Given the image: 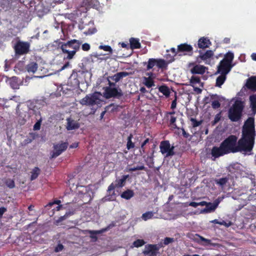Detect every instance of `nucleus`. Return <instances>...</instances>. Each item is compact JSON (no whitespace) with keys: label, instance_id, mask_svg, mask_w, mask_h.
<instances>
[{"label":"nucleus","instance_id":"1","mask_svg":"<svg viewBox=\"0 0 256 256\" xmlns=\"http://www.w3.org/2000/svg\"><path fill=\"white\" fill-rule=\"evenodd\" d=\"M254 145H220V146H214L210 154L212 155V159L214 160L216 158L230 152H240L246 154H250Z\"/></svg>","mask_w":256,"mask_h":256},{"label":"nucleus","instance_id":"2","mask_svg":"<svg viewBox=\"0 0 256 256\" xmlns=\"http://www.w3.org/2000/svg\"><path fill=\"white\" fill-rule=\"evenodd\" d=\"M254 118L249 117L242 128V138L237 144H254L256 136Z\"/></svg>","mask_w":256,"mask_h":256},{"label":"nucleus","instance_id":"3","mask_svg":"<svg viewBox=\"0 0 256 256\" xmlns=\"http://www.w3.org/2000/svg\"><path fill=\"white\" fill-rule=\"evenodd\" d=\"M244 106L241 101H236L228 110V116L232 122H238L241 118Z\"/></svg>","mask_w":256,"mask_h":256},{"label":"nucleus","instance_id":"4","mask_svg":"<svg viewBox=\"0 0 256 256\" xmlns=\"http://www.w3.org/2000/svg\"><path fill=\"white\" fill-rule=\"evenodd\" d=\"M128 178V176H124L122 178L116 180L114 183L111 184L108 190V192L109 195L106 196L104 199L105 200H114L115 193L113 190L116 188H120L124 186L125 182Z\"/></svg>","mask_w":256,"mask_h":256},{"label":"nucleus","instance_id":"5","mask_svg":"<svg viewBox=\"0 0 256 256\" xmlns=\"http://www.w3.org/2000/svg\"><path fill=\"white\" fill-rule=\"evenodd\" d=\"M78 195L84 203L90 202L93 196V192L90 186H79L78 188Z\"/></svg>","mask_w":256,"mask_h":256},{"label":"nucleus","instance_id":"6","mask_svg":"<svg viewBox=\"0 0 256 256\" xmlns=\"http://www.w3.org/2000/svg\"><path fill=\"white\" fill-rule=\"evenodd\" d=\"M144 65L147 64L146 70H148L152 68L155 66H156L158 68L160 69H166L168 66V63L166 61L162 58H149L148 62H144Z\"/></svg>","mask_w":256,"mask_h":256},{"label":"nucleus","instance_id":"7","mask_svg":"<svg viewBox=\"0 0 256 256\" xmlns=\"http://www.w3.org/2000/svg\"><path fill=\"white\" fill-rule=\"evenodd\" d=\"M100 101L98 94L94 92L86 96L80 100V103L82 106H93L99 104Z\"/></svg>","mask_w":256,"mask_h":256},{"label":"nucleus","instance_id":"8","mask_svg":"<svg viewBox=\"0 0 256 256\" xmlns=\"http://www.w3.org/2000/svg\"><path fill=\"white\" fill-rule=\"evenodd\" d=\"M30 44L27 42L18 41L14 46L16 55H23L30 51Z\"/></svg>","mask_w":256,"mask_h":256},{"label":"nucleus","instance_id":"9","mask_svg":"<svg viewBox=\"0 0 256 256\" xmlns=\"http://www.w3.org/2000/svg\"><path fill=\"white\" fill-rule=\"evenodd\" d=\"M104 96L108 99L112 98L119 99L123 96V93L120 88L118 89L116 88L105 87L104 88Z\"/></svg>","mask_w":256,"mask_h":256},{"label":"nucleus","instance_id":"10","mask_svg":"<svg viewBox=\"0 0 256 256\" xmlns=\"http://www.w3.org/2000/svg\"><path fill=\"white\" fill-rule=\"evenodd\" d=\"M188 68H190V72L192 74H204L208 70V68L206 66L197 64L195 62H189L188 64Z\"/></svg>","mask_w":256,"mask_h":256},{"label":"nucleus","instance_id":"11","mask_svg":"<svg viewBox=\"0 0 256 256\" xmlns=\"http://www.w3.org/2000/svg\"><path fill=\"white\" fill-rule=\"evenodd\" d=\"M178 52H179L178 56H192L194 53L192 46L187 43L181 44L178 45Z\"/></svg>","mask_w":256,"mask_h":256},{"label":"nucleus","instance_id":"12","mask_svg":"<svg viewBox=\"0 0 256 256\" xmlns=\"http://www.w3.org/2000/svg\"><path fill=\"white\" fill-rule=\"evenodd\" d=\"M190 85L194 88V91L197 94H200L202 92V89L197 86L198 84L200 87L203 88L204 84L201 82L200 78L198 76H192L190 79Z\"/></svg>","mask_w":256,"mask_h":256},{"label":"nucleus","instance_id":"13","mask_svg":"<svg viewBox=\"0 0 256 256\" xmlns=\"http://www.w3.org/2000/svg\"><path fill=\"white\" fill-rule=\"evenodd\" d=\"M94 62V59L92 56L84 57L82 60L80 66L82 70L88 71V70H90L92 68Z\"/></svg>","mask_w":256,"mask_h":256},{"label":"nucleus","instance_id":"14","mask_svg":"<svg viewBox=\"0 0 256 256\" xmlns=\"http://www.w3.org/2000/svg\"><path fill=\"white\" fill-rule=\"evenodd\" d=\"M232 68V66L230 64L221 60L218 68L217 73H220L226 76L230 72Z\"/></svg>","mask_w":256,"mask_h":256},{"label":"nucleus","instance_id":"15","mask_svg":"<svg viewBox=\"0 0 256 256\" xmlns=\"http://www.w3.org/2000/svg\"><path fill=\"white\" fill-rule=\"evenodd\" d=\"M81 43L82 42L80 40L74 39L68 40L67 42L64 43V50H66L65 48H66L67 46H70V48L72 49V50H74L76 54V51L79 50Z\"/></svg>","mask_w":256,"mask_h":256},{"label":"nucleus","instance_id":"16","mask_svg":"<svg viewBox=\"0 0 256 256\" xmlns=\"http://www.w3.org/2000/svg\"><path fill=\"white\" fill-rule=\"evenodd\" d=\"M160 145V152L163 154H165L166 156H172L174 155V146L173 145Z\"/></svg>","mask_w":256,"mask_h":256},{"label":"nucleus","instance_id":"17","mask_svg":"<svg viewBox=\"0 0 256 256\" xmlns=\"http://www.w3.org/2000/svg\"><path fill=\"white\" fill-rule=\"evenodd\" d=\"M66 145H54L50 158H53L58 156L62 152L66 150Z\"/></svg>","mask_w":256,"mask_h":256},{"label":"nucleus","instance_id":"18","mask_svg":"<svg viewBox=\"0 0 256 256\" xmlns=\"http://www.w3.org/2000/svg\"><path fill=\"white\" fill-rule=\"evenodd\" d=\"M158 250V246L156 245L150 244L146 246L144 254L148 256H156Z\"/></svg>","mask_w":256,"mask_h":256},{"label":"nucleus","instance_id":"19","mask_svg":"<svg viewBox=\"0 0 256 256\" xmlns=\"http://www.w3.org/2000/svg\"><path fill=\"white\" fill-rule=\"evenodd\" d=\"M129 75V73L126 72H117L112 76H108V79L114 81L115 82H119L120 80Z\"/></svg>","mask_w":256,"mask_h":256},{"label":"nucleus","instance_id":"20","mask_svg":"<svg viewBox=\"0 0 256 256\" xmlns=\"http://www.w3.org/2000/svg\"><path fill=\"white\" fill-rule=\"evenodd\" d=\"M16 0H0V12L2 10L6 11L11 8L12 6Z\"/></svg>","mask_w":256,"mask_h":256},{"label":"nucleus","instance_id":"21","mask_svg":"<svg viewBox=\"0 0 256 256\" xmlns=\"http://www.w3.org/2000/svg\"><path fill=\"white\" fill-rule=\"evenodd\" d=\"M246 87L252 91H256V76H252L248 78L246 84Z\"/></svg>","mask_w":256,"mask_h":256},{"label":"nucleus","instance_id":"22","mask_svg":"<svg viewBox=\"0 0 256 256\" xmlns=\"http://www.w3.org/2000/svg\"><path fill=\"white\" fill-rule=\"evenodd\" d=\"M67 120V124H66V128L68 130H74L78 129L80 128V124L77 122L70 118H68L66 119Z\"/></svg>","mask_w":256,"mask_h":256},{"label":"nucleus","instance_id":"23","mask_svg":"<svg viewBox=\"0 0 256 256\" xmlns=\"http://www.w3.org/2000/svg\"><path fill=\"white\" fill-rule=\"evenodd\" d=\"M211 44V42L207 38L202 37L198 40V47L200 48L204 49L208 48Z\"/></svg>","mask_w":256,"mask_h":256},{"label":"nucleus","instance_id":"24","mask_svg":"<svg viewBox=\"0 0 256 256\" xmlns=\"http://www.w3.org/2000/svg\"><path fill=\"white\" fill-rule=\"evenodd\" d=\"M210 99L213 100L212 102V107L216 110L220 108V96L216 94L210 95Z\"/></svg>","mask_w":256,"mask_h":256},{"label":"nucleus","instance_id":"25","mask_svg":"<svg viewBox=\"0 0 256 256\" xmlns=\"http://www.w3.org/2000/svg\"><path fill=\"white\" fill-rule=\"evenodd\" d=\"M222 199L220 198L216 199L213 203L207 202L206 207L208 208L210 212H214L218 206L219 204L221 202Z\"/></svg>","mask_w":256,"mask_h":256},{"label":"nucleus","instance_id":"26","mask_svg":"<svg viewBox=\"0 0 256 256\" xmlns=\"http://www.w3.org/2000/svg\"><path fill=\"white\" fill-rule=\"evenodd\" d=\"M64 44H62L60 46V48L64 54H67L68 55L66 56V58L70 60L73 58L74 56L75 55L74 50H72L71 48H70V46H67L66 48H65L66 50H64Z\"/></svg>","mask_w":256,"mask_h":256},{"label":"nucleus","instance_id":"27","mask_svg":"<svg viewBox=\"0 0 256 256\" xmlns=\"http://www.w3.org/2000/svg\"><path fill=\"white\" fill-rule=\"evenodd\" d=\"M147 75L148 77H144V84L148 88H150L154 85V81L151 78L152 75V72L148 73Z\"/></svg>","mask_w":256,"mask_h":256},{"label":"nucleus","instance_id":"28","mask_svg":"<svg viewBox=\"0 0 256 256\" xmlns=\"http://www.w3.org/2000/svg\"><path fill=\"white\" fill-rule=\"evenodd\" d=\"M18 80V78L16 76H12L9 78V84L12 89L17 90L19 88L20 84Z\"/></svg>","mask_w":256,"mask_h":256},{"label":"nucleus","instance_id":"29","mask_svg":"<svg viewBox=\"0 0 256 256\" xmlns=\"http://www.w3.org/2000/svg\"><path fill=\"white\" fill-rule=\"evenodd\" d=\"M198 52L200 54L198 57L203 60L210 58L214 55V52L211 50H208L204 53H203L201 50H199Z\"/></svg>","mask_w":256,"mask_h":256},{"label":"nucleus","instance_id":"30","mask_svg":"<svg viewBox=\"0 0 256 256\" xmlns=\"http://www.w3.org/2000/svg\"><path fill=\"white\" fill-rule=\"evenodd\" d=\"M158 90L162 92L166 98H168L170 96V88L166 84H163L158 87Z\"/></svg>","mask_w":256,"mask_h":256},{"label":"nucleus","instance_id":"31","mask_svg":"<svg viewBox=\"0 0 256 256\" xmlns=\"http://www.w3.org/2000/svg\"><path fill=\"white\" fill-rule=\"evenodd\" d=\"M237 136L234 135H230L226 138L220 144H237Z\"/></svg>","mask_w":256,"mask_h":256},{"label":"nucleus","instance_id":"32","mask_svg":"<svg viewBox=\"0 0 256 256\" xmlns=\"http://www.w3.org/2000/svg\"><path fill=\"white\" fill-rule=\"evenodd\" d=\"M106 229H102L100 230H86V232L90 234V237L94 240V241L97 240V236H96V234H100L103 232H106Z\"/></svg>","mask_w":256,"mask_h":256},{"label":"nucleus","instance_id":"33","mask_svg":"<svg viewBox=\"0 0 256 256\" xmlns=\"http://www.w3.org/2000/svg\"><path fill=\"white\" fill-rule=\"evenodd\" d=\"M38 68V65L35 62H31L26 66V69L29 73H34L37 70Z\"/></svg>","mask_w":256,"mask_h":256},{"label":"nucleus","instance_id":"34","mask_svg":"<svg viewBox=\"0 0 256 256\" xmlns=\"http://www.w3.org/2000/svg\"><path fill=\"white\" fill-rule=\"evenodd\" d=\"M130 46L132 49H136L140 48L141 45L138 39L135 38H130Z\"/></svg>","mask_w":256,"mask_h":256},{"label":"nucleus","instance_id":"35","mask_svg":"<svg viewBox=\"0 0 256 256\" xmlns=\"http://www.w3.org/2000/svg\"><path fill=\"white\" fill-rule=\"evenodd\" d=\"M226 78V76L220 74L216 79V86L221 88Z\"/></svg>","mask_w":256,"mask_h":256},{"label":"nucleus","instance_id":"36","mask_svg":"<svg viewBox=\"0 0 256 256\" xmlns=\"http://www.w3.org/2000/svg\"><path fill=\"white\" fill-rule=\"evenodd\" d=\"M194 236L195 240L196 241L198 242H199V241H198V238H199L202 241L204 242H206L208 244H210V245H212V246H215L218 245V244H216L212 243L210 240L206 239V238L200 236V235H199L198 234H196Z\"/></svg>","mask_w":256,"mask_h":256},{"label":"nucleus","instance_id":"37","mask_svg":"<svg viewBox=\"0 0 256 256\" xmlns=\"http://www.w3.org/2000/svg\"><path fill=\"white\" fill-rule=\"evenodd\" d=\"M177 118L174 116H169L168 118H166L168 121V126L173 128H174L180 129V128H178L176 124V120Z\"/></svg>","mask_w":256,"mask_h":256},{"label":"nucleus","instance_id":"38","mask_svg":"<svg viewBox=\"0 0 256 256\" xmlns=\"http://www.w3.org/2000/svg\"><path fill=\"white\" fill-rule=\"evenodd\" d=\"M171 52L172 54L171 56L170 54H167L166 58H170L171 61H174V57L176 56L177 54H179V52H178V50H176L174 48H171L170 50H166L167 52Z\"/></svg>","mask_w":256,"mask_h":256},{"label":"nucleus","instance_id":"39","mask_svg":"<svg viewBox=\"0 0 256 256\" xmlns=\"http://www.w3.org/2000/svg\"><path fill=\"white\" fill-rule=\"evenodd\" d=\"M134 196V192L132 190H128L124 192H123L122 194V198L126 199L129 200L132 198Z\"/></svg>","mask_w":256,"mask_h":256},{"label":"nucleus","instance_id":"40","mask_svg":"<svg viewBox=\"0 0 256 256\" xmlns=\"http://www.w3.org/2000/svg\"><path fill=\"white\" fill-rule=\"evenodd\" d=\"M234 55L232 52H228L225 55L224 58L222 60L224 62H226L230 64L234 59Z\"/></svg>","mask_w":256,"mask_h":256},{"label":"nucleus","instance_id":"41","mask_svg":"<svg viewBox=\"0 0 256 256\" xmlns=\"http://www.w3.org/2000/svg\"><path fill=\"white\" fill-rule=\"evenodd\" d=\"M250 107L253 112H256V94L250 96Z\"/></svg>","mask_w":256,"mask_h":256},{"label":"nucleus","instance_id":"42","mask_svg":"<svg viewBox=\"0 0 256 256\" xmlns=\"http://www.w3.org/2000/svg\"><path fill=\"white\" fill-rule=\"evenodd\" d=\"M40 170L38 167H35L31 172L30 180H33L36 178L40 174Z\"/></svg>","mask_w":256,"mask_h":256},{"label":"nucleus","instance_id":"43","mask_svg":"<svg viewBox=\"0 0 256 256\" xmlns=\"http://www.w3.org/2000/svg\"><path fill=\"white\" fill-rule=\"evenodd\" d=\"M154 212H148L143 214L142 216V218L146 221L148 220L151 219L153 218Z\"/></svg>","mask_w":256,"mask_h":256},{"label":"nucleus","instance_id":"44","mask_svg":"<svg viewBox=\"0 0 256 256\" xmlns=\"http://www.w3.org/2000/svg\"><path fill=\"white\" fill-rule=\"evenodd\" d=\"M146 168L144 167L143 164H140L137 166H134L132 168H127L126 170L128 172H134L137 170H144Z\"/></svg>","mask_w":256,"mask_h":256},{"label":"nucleus","instance_id":"45","mask_svg":"<svg viewBox=\"0 0 256 256\" xmlns=\"http://www.w3.org/2000/svg\"><path fill=\"white\" fill-rule=\"evenodd\" d=\"M220 118L221 112H220L215 116L214 120L211 122L212 126H215L220 120Z\"/></svg>","mask_w":256,"mask_h":256},{"label":"nucleus","instance_id":"46","mask_svg":"<svg viewBox=\"0 0 256 256\" xmlns=\"http://www.w3.org/2000/svg\"><path fill=\"white\" fill-rule=\"evenodd\" d=\"M228 179L226 178H220L219 180H216V184L220 185V186H224L228 182Z\"/></svg>","mask_w":256,"mask_h":256},{"label":"nucleus","instance_id":"47","mask_svg":"<svg viewBox=\"0 0 256 256\" xmlns=\"http://www.w3.org/2000/svg\"><path fill=\"white\" fill-rule=\"evenodd\" d=\"M190 120L192 122V124L193 128L198 126L202 124V121H198L194 118H190Z\"/></svg>","mask_w":256,"mask_h":256},{"label":"nucleus","instance_id":"48","mask_svg":"<svg viewBox=\"0 0 256 256\" xmlns=\"http://www.w3.org/2000/svg\"><path fill=\"white\" fill-rule=\"evenodd\" d=\"M144 243L142 240H137L133 242L132 245L134 247L138 248L143 246Z\"/></svg>","mask_w":256,"mask_h":256},{"label":"nucleus","instance_id":"49","mask_svg":"<svg viewBox=\"0 0 256 256\" xmlns=\"http://www.w3.org/2000/svg\"><path fill=\"white\" fill-rule=\"evenodd\" d=\"M99 49L103 50L106 52H109L110 54H112V48L109 46H102L100 45L98 47Z\"/></svg>","mask_w":256,"mask_h":256},{"label":"nucleus","instance_id":"50","mask_svg":"<svg viewBox=\"0 0 256 256\" xmlns=\"http://www.w3.org/2000/svg\"><path fill=\"white\" fill-rule=\"evenodd\" d=\"M177 104V94L176 92H174V99L172 101L170 108L172 110H174L176 107Z\"/></svg>","mask_w":256,"mask_h":256},{"label":"nucleus","instance_id":"51","mask_svg":"<svg viewBox=\"0 0 256 256\" xmlns=\"http://www.w3.org/2000/svg\"><path fill=\"white\" fill-rule=\"evenodd\" d=\"M42 118H40L39 120H38L36 124L34 126L33 129L34 130H38L40 128L41 123H42Z\"/></svg>","mask_w":256,"mask_h":256},{"label":"nucleus","instance_id":"52","mask_svg":"<svg viewBox=\"0 0 256 256\" xmlns=\"http://www.w3.org/2000/svg\"><path fill=\"white\" fill-rule=\"evenodd\" d=\"M6 184L10 188H14L15 186L14 181L10 179L7 180L6 182Z\"/></svg>","mask_w":256,"mask_h":256},{"label":"nucleus","instance_id":"53","mask_svg":"<svg viewBox=\"0 0 256 256\" xmlns=\"http://www.w3.org/2000/svg\"><path fill=\"white\" fill-rule=\"evenodd\" d=\"M96 31V28H89L87 31H85L84 32V34L86 35H91L94 34Z\"/></svg>","mask_w":256,"mask_h":256},{"label":"nucleus","instance_id":"54","mask_svg":"<svg viewBox=\"0 0 256 256\" xmlns=\"http://www.w3.org/2000/svg\"><path fill=\"white\" fill-rule=\"evenodd\" d=\"M174 242V238L166 237L164 240V244L165 245H168V244L172 243Z\"/></svg>","mask_w":256,"mask_h":256},{"label":"nucleus","instance_id":"55","mask_svg":"<svg viewBox=\"0 0 256 256\" xmlns=\"http://www.w3.org/2000/svg\"><path fill=\"white\" fill-rule=\"evenodd\" d=\"M90 46L88 43L84 44L82 46V48L84 51H88L90 50Z\"/></svg>","mask_w":256,"mask_h":256},{"label":"nucleus","instance_id":"56","mask_svg":"<svg viewBox=\"0 0 256 256\" xmlns=\"http://www.w3.org/2000/svg\"><path fill=\"white\" fill-rule=\"evenodd\" d=\"M64 248V246L62 244H58L54 249V252H59L62 251Z\"/></svg>","mask_w":256,"mask_h":256},{"label":"nucleus","instance_id":"57","mask_svg":"<svg viewBox=\"0 0 256 256\" xmlns=\"http://www.w3.org/2000/svg\"><path fill=\"white\" fill-rule=\"evenodd\" d=\"M180 130L182 132V136L184 138H188L190 136V134L188 132H186L184 128H180Z\"/></svg>","mask_w":256,"mask_h":256},{"label":"nucleus","instance_id":"58","mask_svg":"<svg viewBox=\"0 0 256 256\" xmlns=\"http://www.w3.org/2000/svg\"><path fill=\"white\" fill-rule=\"evenodd\" d=\"M176 112L174 110L172 112H166L165 114V118H168L169 116H174Z\"/></svg>","mask_w":256,"mask_h":256},{"label":"nucleus","instance_id":"59","mask_svg":"<svg viewBox=\"0 0 256 256\" xmlns=\"http://www.w3.org/2000/svg\"><path fill=\"white\" fill-rule=\"evenodd\" d=\"M6 211V208L4 207L0 208V218L2 217L3 214Z\"/></svg>","mask_w":256,"mask_h":256},{"label":"nucleus","instance_id":"60","mask_svg":"<svg viewBox=\"0 0 256 256\" xmlns=\"http://www.w3.org/2000/svg\"><path fill=\"white\" fill-rule=\"evenodd\" d=\"M132 135L130 134L127 138L128 142L126 144H134L132 141Z\"/></svg>","mask_w":256,"mask_h":256},{"label":"nucleus","instance_id":"61","mask_svg":"<svg viewBox=\"0 0 256 256\" xmlns=\"http://www.w3.org/2000/svg\"><path fill=\"white\" fill-rule=\"evenodd\" d=\"M108 85H109L108 87L115 88L114 86H116V82H111L110 80V79H108Z\"/></svg>","mask_w":256,"mask_h":256},{"label":"nucleus","instance_id":"62","mask_svg":"<svg viewBox=\"0 0 256 256\" xmlns=\"http://www.w3.org/2000/svg\"><path fill=\"white\" fill-rule=\"evenodd\" d=\"M189 206H193L194 208H196L198 206V202H191L190 203Z\"/></svg>","mask_w":256,"mask_h":256},{"label":"nucleus","instance_id":"63","mask_svg":"<svg viewBox=\"0 0 256 256\" xmlns=\"http://www.w3.org/2000/svg\"><path fill=\"white\" fill-rule=\"evenodd\" d=\"M89 56H92V57L94 59L95 58H98V57L99 55L97 53H94L92 54H90Z\"/></svg>","mask_w":256,"mask_h":256},{"label":"nucleus","instance_id":"64","mask_svg":"<svg viewBox=\"0 0 256 256\" xmlns=\"http://www.w3.org/2000/svg\"><path fill=\"white\" fill-rule=\"evenodd\" d=\"M251 58L252 60L256 61V53H252L251 55Z\"/></svg>","mask_w":256,"mask_h":256}]
</instances>
